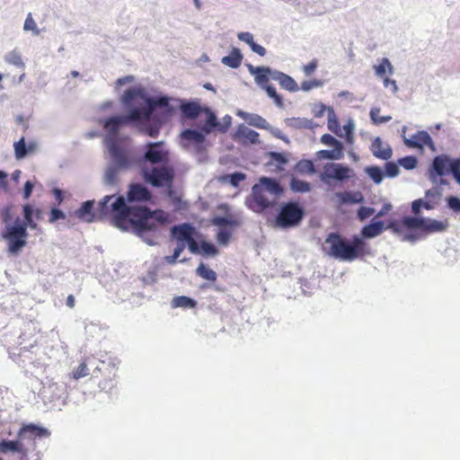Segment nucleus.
<instances>
[{
    "mask_svg": "<svg viewBox=\"0 0 460 460\" xmlns=\"http://www.w3.org/2000/svg\"><path fill=\"white\" fill-rule=\"evenodd\" d=\"M116 93H119V102L127 109V115H114L99 120L102 126L104 143L109 155L115 165L106 168L103 182L111 186L118 181L119 168L129 164L127 141L128 136L125 128L132 124L150 137L158 133L156 127H152L156 108H163L170 112L177 106V101L168 96L156 94L152 89L138 81L134 75L119 77L114 84Z\"/></svg>",
    "mask_w": 460,
    "mask_h": 460,
    "instance_id": "obj_1",
    "label": "nucleus"
},
{
    "mask_svg": "<svg viewBox=\"0 0 460 460\" xmlns=\"http://www.w3.org/2000/svg\"><path fill=\"white\" fill-rule=\"evenodd\" d=\"M103 214L113 217L114 225L123 231H133L140 234L155 227L156 224L167 222L168 216L162 210L151 212L128 205L123 196L107 195L99 202Z\"/></svg>",
    "mask_w": 460,
    "mask_h": 460,
    "instance_id": "obj_2",
    "label": "nucleus"
},
{
    "mask_svg": "<svg viewBox=\"0 0 460 460\" xmlns=\"http://www.w3.org/2000/svg\"><path fill=\"white\" fill-rule=\"evenodd\" d=\"M11 210V206L5 207L2 210L4 226L0 236L5 242L8 253L17 256L27 245L29 237L27 228L29 226L23 224L19 217L13 219Z\"/></svg>",
    "mask_w": 460,
    "mask_h": 460,
    "instance_id": "obj_3",
    "label": "nucleus"
},
{
    "mask_svg": "<svg viewBox=\"0 0 460 460\" xmlns=\"http://www.w3.org/2000/svg\"><path fill=\"white\" fill-rule=\"evenodd\" d=\"M283 190L275 179L261 177L252 189V193L245 200L246 206L253 212L261 213L272 207Z\"/></svg>",
    "mask_w": 460,
    "mask_h": 460,
    "instance_id": "obj_4",
    "label": "nucleus"
},
{
    "mask_svg": "<svg viewBox=\"0 0 460 460\" xmlns=\"http://www.w3.org/2000/svg\"><path fill=\"white\" fill-rule=\"evenodd\" d=\"M447 221H439L432 218H423V217H405L402 222L397 220H393L389 222L388 228L401 235L403 240L413 242L418 239V237L411 234L409 232L417 230L425 234H433L443 232L447 228Z\"/></svg>",
    "mask_w": 460,
    "mask_h": 460,
    "instance_id": "obj_5",
    "label": "nucleus"
},
{
    "mask_svg": "<svg viewBox=\"0 0 460 460\" xmlns=\"http://www.w3.org/2000/svg\"><path fill=\"white\" fill-rule=\"evenodd\" d=\"M364 242L360 237H354L351 244L345 243L341 236L332 234L323 244V252L336 259L351 261L357 259L363 251Z\"/></svg>",
    "mask_w": 460,
    "mask_h": 460,
    "instance_id": "obj_6",
    "label": "nucleus"
},
{
    "mask_svg": "<svg viewBox=\"0 0 460 460\" xmlns=\"http://www.w3.org/2000/svg\"><path fill=\"white\" fill-rule=\"evenodd\" d=\"M172 232L175 239L187 242L192 253L207 256H216L218 253L213 243L202 240L199 233L188 224L175 226Z\"/></svg>",
    "mask_w": 460,
    "mask_h": 460,
    "instance_id": "obj_7",
    "label": "nucleus"
},
{
    "mask_svg": "<svg viewBox=\"0 0 460 460\" xmlns=\"http://www.w3.org/2000/svg\"><path fill=\"white\" fill-rule=\"evenodd\" d=\"M217 227V242L219 245L226 246L229 243L234 229L237 225L236 218L230 212L228 206L221 205L212 219Z\"/></svg>",
    "mask_w": 460,
    "mask_h": 460,
    "instance_id": "obj_8",
    "label": "nucleus"
},
{
    "mask_svg": "<svg viewBox=\"0 0 460 460\" xmlns=\"http://www.w3.org/2000/svg\"><path fill=\"white\" fill-rule=\"evenodd\" d=\"M181 108L185 117L196 119L197 125L200 127L205 133H211L217 126V117L210 110L202 108L198 103L182 104Z\"/></svg>",
    "mask_w": 460,
    "mask_h": 460,
    "instance_id": "obj_9",
    "label": "nucleus"
},
{
    "mask_svg": "<svg viewBox=\"0 0 460 460\" xmlns=\"http://www.w3.org/2000/svg\"><path fill=\"white\" fill-rule=\"evenodd\" d=\"M249 73L254 77L255 83L264 89L271 99H273L277 106H282V100L277 94L274 87L268 85L270 78H272V74L275 70H271L266 66H254L252 65H247Z\"/></svg>",
    "mask_w": 460,
    "mask_h": 460,
    "instance_id": "obj_10",
    "label": "nucleus"
},
{
    "mask_svg": "<svg viewBox=\"0 0 460 460\" xmlns=\"http://www.w3.org/2000/svg\"><path fill=\"white\" fill-rule=\"evenodd\" d=\"M456 158L441 154L435 156L429 169V178L433 183H443V177L452 173Z\"/></svg>",
    "mask_w": 460,
    "mask_h": 460,
    "instance_id": "obj_11",
    "label": "nucleus"
},
{
    "mask_svg": "<svg viewBox=\"0 0 460 460\" xmlns=\"http://www.w3.org/2000/svg\"><path fill=\"white\" fill-rule=\"evenodd\" d=\"M142 174L146 182L155 187L170 188L174 178L173 170L167 166L149 169L144 164Z\"/></svg>",
    "mask_w": 460,
    "mask_h": 460,
    "instance_id": "obj_12",
    "label": "nucleus"
},
{
    "mask_svg": "<svg viewBox=\"0 0 460 460\" xmlns=\"http://www.w3.org/2000/svg\"><path fill=\"white\" fill-rule=\"evenodd\" d=\"M320 141L326 146H333V149L320 150L316 153L318 159L341 160L344 156L343 144L330 134H323Z\"/></svg>",
    "mask_w": 460,
    "mask_h": 460,
    "instance_id": "obj_13",
    "label": "nucleus"
},
{
    "mask_svg": "<svg viewBox=\"0 0 460 460\" xmlns=\"http://www.w3.org/2000/svg\"><path fill=\"white\" fill-rule=\"evenodd\" d=\"M406 130L407 127H403L402 128V137L403 138L404 144L408 147L416 148L422 151L425 146H428L432 152L437 151L436 145L427 131L420 130L410 137H407Z\"/></svg>",
    "mask_w": 460,
    "mask_h": 460,
    "instance_id": "obj_14",
    "label": "nucleus"
},
{
    "mask_svg": "<svg viewBox=\"0 0 460 460\" xmlns=\"http://www.w3.org/2000/svg\"><path fill=\"white\" fill-rule=\"evenodd\" d=\"M303 211L296 204L285 205L276 219V226L287 228L296 226L302 218Z\"/></svg>",
    "mask_w": 460,
    "mask_h": 460,
    "instance_id": "obj_15",
    "label": "nucleus"
},
{
    "mask_svg": "<svg viewBox=\"0 0 460 460\" xmlns=\"http://www.w3.org/2000/svg\"><path fill=\"white\" fill-rule=\"evenodd\" d=\"M353 176V171L341 164L330 163L324 165L321 178L323 181L327 179L343 181Z\"/></svg>",
    "mask_w": 460,
    "mask_h": 460,
    "instance_id": "obj_16",
    "label": "nucleus"
},
{
    "mask_svg": "<svg viewBox=\"0 0 460 460\" xmlns=\"http://www.w3.org/2000/svg\"><path fill=\"white\" fill-rule=\"evenodd\" d=\"M311 113L314 118H322L327 115V128L330 131L337 130V115L332 106H328L321 102H315L310 104Z\"/></svg>",
    "mask_w": 460,
    "mask_h": 460,
    "instance_id": "obj_17",
    "label": "nucleus"
},
{
    "mask_svg": "<svg viewBox=\"0 0 460 460\" xmlns=\"http://www.w3.org/2000/svg\"><path fill=\"white\" fill-rule=\"evenodd\" d=\"M144 155L145 162L150 164L165 163L168 160L169 151L163 142L149 143L146 145Z\"/></svg>",
    "mask_w": 460,
    "mask_h": 460,
    "instance_id": "obj_18",
    "label": "nucleus"
},
{
    "mask_svg": "<svg viewBox=\"0 0 460 460\" xmlns=\"http://www.w3.org/2000/svg\"><path fill=\"white\" fill-rule=\"evenodd\" d=\"M206 135L208 134L203 130L186 129L181 134V143L185 148L199 150L204 144Z\"/></svg>",
    "mask_w": 460,
    "mask_h": 460,
    "instance_id": "obj_19",
    "label": "nucleus"
},
{
    "mask_svg": "<svg viewBox=\"0 0 460 460\" xmlns=\"http://www.w3.org/2000/svg\"><path fill=\"white\" fill-rule=\"evenodd\" d=\"M150 198L151 194L147 189L141 184L136 183L130 185L129 190L127 192L126 201L128 205L146 209L138 204L147 201Z\"/></svg>",
    "mask_w": 460,
    "mask_h": 460,
    "instance_id": "obj_20",
    "label": "nucleus"
},
{
    "mask_svg": "<svg viewBox=\"0 0 460 460\" xmlns=\"http://www.w3.org/2000/svg\"><path fill=\"white\" fill-rule=\"evenodd\" d=\"M22 208L23 216L22 223L31 230L37 229L38 221L42 218V209L30 203L22 205Z\"/></svg>",
    "mask_w": 460,
    "mask_h": 460,
    "instance_id": "obj_21",
    "label": "nucleus"
},
{
    "mask_svg": "<svg viewBox=\"0 0 460 460\" xmlns=\"http://www.w3.org/2000/svg\"><path fill=\"white\" fill-rule=\"evenodd\" d=\"M94 200H87L83 202L77 209L71 212V218L78 219L84 223H93L95 220L96 214L93 208Z\"/></svg>",
    "mask_w": 460,
    "mask_h": 460,
    "instance_id": "obj_22",
    "label": "nucleus"
},
{
    "mask_svg": "<svg viewBox=\"0 0 460 460\" xmlns=\"http://www.w3.org/2000/svg\"><path fill=\"white\" fill-rule=\"evenodd\" d=\"M355 129L356 123L354 119L348 118L342 127H340L339 121L337 120V130L332 132L337 137L344 138L348 144L351 145L355 141Z\"/></svg>",
    "mask_w": 460,
    "mask_h": 460,
    "instance_id": "obj_23",
    "label": "nucleus"
},
{
    "mask_svg": "<svg viewBox=\"0 0 460 460\" xmlns=\"http://www.w3.org/2000/svg\"><path fill=\"white\" fill-rule=\"evenodd\" d=\"M370 150L374 156L382 160H389L393 155L390 145L383 141L379 137L373 138Z\"/></svg>",
    "mask_w": 460,
    "mask_h": 460,
    "instance_id": "obj_24",
    "label": "nucleus"
},
{
    "mask_svg": "<svg viewBox=\"0 0 460 460\" xmlns=\"http://www.w3.org/2000/svg\"><path fill=\"white\" fill-rule=\"evenodd\" d=\"M373 70L376 77L382 79L386 76H392L394 74V66L387 58H382L376 60L373 66Z\"/></svg>",
    "mask_w": 460,
    "mask_h": 460,
    "instance_id": "obj_25",
    "label": "nucleus"
},
{
    "mask_svg": "<svg viewBox=\"0 0 460 460\" xmlns=\"http://www.w3.org/2000/svg\"><path fill=\"white\" fill-rule=\"evenodd\" d=\"M437 195L434 191L428 190L423 199H416L412 202L411 208L415 214H418L421 208L430 210L435 207Z\"/></svg>",
    "mask_w": 460,
    "mask_h": 460,
    "instance_id": "obj_26",
    "label": "nucleus"
},
{
    "mask_svg": "<svg viewBox=\"0 0 460 460\" xmlns=\"http://www.w3.org/2000/svg\"><path fill=\"white\" fill-rule=\"evenodd\" d=\"M237 39L240 41L247 44L250 47L251 50L252 52L256 53L257 55H259L261 57H263L266 55V49L264 47H262L261 45L257 44L254 41V36L252 33H251L249 31L238 32Z\"/></svg>",
    "mask_w": 460,
    "mask_h": 460,
    "instance_id": "obj_27",
    "label": "nucleus"
},
{
    "mask_svg": "<svg viewBox=\"0 0 460 460\" xmlns=\"http://www.w3.org/2000/svg\"><path fill=\"white\" fill-rule=\"evenodd\" d=\"M236 115L244 119L249 125L253 126L259 128H270V124L266 121L265 119L261 117L260 115L248 113L238 110L236 111Z\"/></svg>",
    "mask_w": 460,
    "mask_h": 460,
    "instance_id": "obj_28",
    "label": "nucleus"
},
{
    "mask_svg": "<svg viewBox=\"0 0 460 460\" xmlns=\"http://www.w3.org/2000/svg\"><path fill=\"white\" fill-rule=\"evenodd\" d=\"M272 79L278 81L281 87L288 92H297L299 90L296 82L290 75L282 72L274 71Z\"/></svg>",
    "mask_w": 460,
    "mask_h": 460,
    "instance_id": "obj_29",
    "label": "nucleus"
},
{
    "mask_svg": "<svg viewBox=\"0 0 460 460\" xmlns=\"http://www.w3.org/2000/svg\"><path fill=\"white\" fill-rule=\"evenodd\" d=\"M235 137L243 143L255 144L259 141V134L243 124L239 125Z\"/></svg>",
    "mask_w": 460,
    "mask_h": 460,
    "instance_id": "obj_30",
    "label": "nucleus"
},
{
    "mask_svg": "<svg viewBox=\"0 0 460 460\" xmlns=\"http://www.w3.org/2000/svg\"><path fill=\"white\" fill-rule=\"evenodd\" d=\"M270 161L267 163L269 170L271 172H280L284 170V165L288 163V156L280 153H270Z\"/></svg>",
    "mask_w": 460,
    "mask_h": 460,
    "instance_id": "obj_31",
    "label": "nucleus"
},
{
    "mask_svg": "<svg viewBox=\"0 0 460 460\" xmlns=\"http://www.w3.org/2000/svg\"><path fill=\"white\" fill-rule=\"evenodd\" d=\"M35 148L36 145L34 143L26 145L24 138H21L13 144L14 156L17 160H21L26 155L33 153Z\"/></svg>",
    "mask_w": 460,
    "mask_h": 460,
    "instance_id": "obj_32",
    "label": "nucleus"
},
{
    "mask_svg": "<svg viewBox=\"0 0 460 460\" xmlns=\"http://www.w3.org/2000/svg\"><path fill=\"white\" fill-rule=\"evenodd\" d=\"M388 226L389 224L385 226L381 221L373 222L362 229V235L365 238L376 237L380 235L385 229H389Z\"/></svg>",
    "mask_w": 460,
    "mask_h": 460,
    "instance_id": "obj_33",
    "label": "nucleus"
},
{
    "mask_svg": "<svg viewBox=\"0 0 460 460\" xmlns=\"http://www.w3.org/2000/svg\"><path fill=\"white\" fill-rule=\"evenodd\" d=\"M243 60L241 51L234 48L228 56L222 58L221 62L231 68H237L240 66Z\"/></svg>",
    "mask_w": 460,
    "mask_h": 460,
    "instance_id": "obj_34",
    "label": "nucleus"
},
{
    "mask_svg": "<svg viewBox=\"0 0 460 460\" xmlns=\"http://www.w3.org/2000/svg\"><path fill=\"white\" fill-rule=\"evenodd\" d=\"M30 433V436L32 437H48L49 432L41 427L36 425H27L21 429L19 432V437L22 438L25 436V434Z\"/></svg>",
    "mask_w": 460,
    "mask_h": 460,
    "instance_id": "obj_35",
    "label": "nucleus"
},
{
    "mask_svg": "<svg viewBox=\"0 0 460 460\" xmlns=\"http://www.w3.org/2000/svg\"><path fill=\"white\" fill-rule=\"evenodd\" d=\"M171 305L172 308H193L196 305V302L189 296H180L172 300Z\"/></svg>",
    "mask_w": 460,
    "mask_h": 460,
    "instance_id": "obj_36",
    "label": "nucleus"
},
{
    "mask_svg": "<svg viewBox=\"0 0 460 460\" xmlns=\"http://www.w3.org/2000/svg\"><path fill=\"white\" fill-rule=\"evenodd\" d=\"M287 124L294 128H313L314 126V122L307 118H291Z\"/></svg>",
    "mask_w": 460,
    "mask_h": 460,
    "instance_id": "obj_37",
    "label": "nucleus"
},
{
    "mask_svg": "<svg viewBox=\"0 0 460 460\" xmlns=\"http://www.w3.org/2000/svg\"><path fill=\"white\" fill-rule=\"evenodd\" d=\"M22 29L26 32H31L33 36H39L41 33V30L31 13L26 15Z\"/></svg>",
    "mask_w": 460,
    "mask_h": 460,
    "instance_id": "obj_38",
    "label": "nucleus"
},
{
    "mask_svg": "<svg viewBox=\"0 0 460 460\" xmlns=\"http://www.w3.org/2000/svg\"><path fill=\"white\" fill-rule=\"evenodd\" d=\"M22 449V444L21 441H7L3 440L0 442V452H21Z\"/></svg>",
    "mask_w": 460,
    "mask_h": 460,
    "instance_id": "obj_39",
    "label": "nucleus"
},
{
    "mask_svg": "<svg viewBox=\"0 0 460 460\" xmlns=\"http://www.w3.org/2000/svg\"><path fill=\"white\" fill-rule=\"evenodd\" d=\"M245 179V174L242 172H234L233 174H226L220 178V181L225 184H230L237 187L239 183Z\"/></svg>",
    "mask_w": 460,
    "mask_h": 460,
    "instance_id": "obj_40",
    "label": "nucleus"
},
{
    "mask_svg": "<svg viewBox=\"0 0 460 460\" xmlns=\"http://www.w3.org/2000/svg\"><path fill=\"white\" fill-rule=\"evenodd\" d=\"M365 172L375 183L379 184L382 182L384 179V172L381 168L377 166H369L365 169Z\"/></svg>",
    "mask_w": 460,
    "mask_h": 460,
    "instance_id": "obj_41",
    "label": "nucleus"
},
{
    "mask_svg": "<svg viewBox=\"0 0 460 460\" xmlns=\"http://www.w3.org/2000/svg\"><path fill=\"white\" fill-rule=\"evenodd\" d=\"M337 196L343 203H359L363 199L362 194L359 192H344Z\"/></svg>",
    "mask_w": 460,
    "mask_h": 460,
    "instance_id": "obj_42",
    "label": "nucleus"
},
{
    "mask_svg": "<svg viewBox=\"0 0 460 460\" xmlns=\"http://www.w3.org/2000/svg\"><path fill=\"white\" fill-rule=\"evenodd\" d=\"M4 60L8 64L20 68H23L25 66L22 55L17 51H11L8 54H6Z\"/></svg>",
    "mask_w": 460,
    "mask_h": 460,
    "instance_id": "obj_43",
    "label": "nucleus"
},
{
    "mask_svg": "<svg viewBox=\"0 0 460 460\" xmlns=\"http://www.w3.org/2000/svg\"><path fill=\"white\" fill-rule=\"evenodd\" d=\"M369 115L372 122L376 125L385 123L392 119L391 116H380V109L376 107L371 109Z\"/></svg>",
    "mask_w": 460,
    "mask_h": 460,
    "instance_id": "obj_44",
    "label": "nucleus"
},
{
    "mask_svg": "<svg viewBox=\"0 0 460 460\" xmlns=\"http://www.w3.org/2000/svg\"><path fill=\"white\" fill-rule=\"evenodd\" d=\"M197 273L198 275H199L201 278L205 279H208V280H211V281H214L217 279V274L214 270H212L211 269L208 268L206 265L204 264H200L198 269H197Z\"/></svg>",
    "mask_w": 460,
    "mask_h": 460,
    "instance_id": "obj_45",
    "label": "nucleus"
},
{
    "mask_svg": "<svg viewBox=\"0 0 460 460\" xmlns=\"http://www.w3.org/2000/svg\"><path fill=\"white\" fill-rule=\"evenodd\" d=\"M290 187L292 190L296 192H307L310 190V185L308 182L296 178H292Z\"/></svg>",
    "mask_w": 460,
    "mask_h": 460,
    "instance_id": "obj_46",
    "label": "nucleus"
},
{
    "mask_svg": "<svg viewBox=\"0 0 460 460\" xmlns=\"http://www.w3.org/2000/svg\"><path fill=\"white\" fill-rule=\"evenodd\" d=\"M447 207L454 214H460V198L456 196H448L445 199Z\"/></svg>",
    "mask_w": 460,
    "mask_h": 460,
    "instance_id": "obj_47",
    "label": "nucleus"
},
{
    "mask_svg": "<svg viewBox=\"0 0 460 460\" xmlns=\"http://www.w3.org/2000/svg\"><path fill=\"white\" fill-rule=\"evenodd\" d=\"M176 240L178 241V244L177 247L174 249L173 254L172 256H167L165 258L168 263H174L176 260L180 257L182 251L184 250L186 244L188 245L187 242H182L178 239Z\"/></svg>",
    "mask_w": 460,
    "mask_h": 460,
    "instance_id": "obj_48",
    "label": "nucleus"
},
{
    "mask_svg": "<svg viewBox=\"0 0 460 460\" xmlns=\"http://www.w3.org/2000/svg\"><path fill=\"white\" fill-rule=\"evenodd\" d=\"M418 161L414 156H405L398 160V164L406 170H412L417 166Z\"/></svg>",
    "mask_w": 460,
    "mask_h": 460,
    "instance_id": "obj_49",
    "label": "nucleus"
},
{
    "mask_svg": "<svg viewBox=\"0 0 460 460\" xmlns=\"http://www.w3.org/2000/svg\"><path fill=\"white\" fill-rule=\"evenodd\" d=\"M296 169L302 173L313 174L314 172V167L311 161L304 160L300 161L296 164Z\"/></svg>",
    "mask_w": 460,
    "mask_h": 460,
    "instance_id": "obj_50",
    "label": "nucleus"
},
{
    "mask_svg": "<svg viewBox=\"0 0 460 460\" xmlns=\"http://www.w3.org/2000/svg\"><path fill=\"white\" fill-rule=\"evenodd\" d=\"M323 83L321 80L313 79V80H307L304 81L301 84V89L305 92H308L312 89L318 88L323 86Z\"/></svg>",
    "mask_w": 460,
    "mask_h": 460,
    "instance_id": "obj_51",
    "label": "nucleus"
},
{
    "mask_svg": "<svg viewBox=\"0 0 460 460\" xmlns=\"http://www.w3.org/2000/svg\"><path fill=\"white\" fill-rule=\"evenodd\" d=\"M89 370L85 363H81L77 368H75L73 373L72 376L74 379H80L82 377H84L88 376Z\"/></svg>",
    "mask_w": 460,
    "mask_h": 460,
    "instance_id": "obj_52",
    "label": "nucleus"
},
{
    "mask_svg": "<svg viewBox=\"0 0 460 460\" xmlns=\"http://www.w3.org/2000/svg\"><path fill=\"white\" fill-rule=\"evenodd\" d=\"M66 217V216L62 210H60L57 208H51L50 213H49V222L50 224H53L56 221L59 220V219H65Z\"/></svg>",
    "mask_w": 460,
    "mask_h": 460,
    "instance_id": "obj_53",
    "label": "nucleus"
},
{
    "mask_svg": "<svg viewBox=\"0 0 460 460\" xmlns=\"http://www.w3.org/2000/svg\"><path fill=\"white\" fill-rule=\"evenodd\" d=\"M385 175L391 178H394L399 174V167L398 164L394 163H387L385 164Z\"/></svg>",
    "mask_w": 460,
    "mask_h": 460,
    "instance_id": "obj_54",
    "label": "nucleus"
},
{
    "mask_svg": "<svg viewBox=\"0 0 460 460\" xmlns=\"http://www.w3.org/2000/svg\"><path fill=\"white\" fill-rule=\"evenodd\" d=\"M391 76H386L382 78L383 84L385 88L390 89L393 93H396L398 92V85L395 80L390 78Z\"/></svg>",
    "mask_w": 460,
    "mask_h": 460,
    "instance_id": "obj_55",
    "label": "nucleus"
},
{
    "mask_svg": "<svg viewBox=\"0 0 460 460\" xmlns=\"http://www.w3.org/2000/svg\"><path fill=\"white\" fill-rule=\"evenodd\" d=\"M35 181L31 180H29L24 183L22 190V196L24 199H29L33 190V188L35 187Z\"/></svg>",
    "mask_w": 460,
    "mask_h": 460,
    "instance_id": "obj_56",
    "label": "nucleus"
},
{
    "mask_svg": "<svg viewBox=\"0 0 460 460\" xmlns=\"http://www.w3.org/2000/svg\"><path fill=\"white\" fill-rule=\"evenodd\" d=\"M231 123H232L231 117L229 115H226L222 119V122L217 121V126L214 128V129L217 128L219 131H226L230 127Z\"/></svg>",
    "mask_w": 460,
    "mask_h": 460,
    "instance_id": "obj_57",
    "label": "nucleus"
},
{
    "mask_svg": "<svg viewBox=\"0 0 460 460\" xmlns=\"http://www.w3.org/2000/svg\"><path fill=\"white\" fill-rule=\"evenodd\" d=\"M375 210L372 208L361 207L358 210V217L360 220H365L374 214Z\"/></svg>",
    "mask_w": 460,
    "mask_h": 460,
    "instance_id": "obj_58",
    "label": "nucleus"
},
{
    "mask_svg": "<svg viewBox=\"0 0 460 460\" xmlns=\"http://www.w3.org/2000/svg\"><path fill=\"white\" fill-rule=\"evenodd\" d=\"M452 175L456 182L460 186V158H456Z\"/></svg>",
    "mask_w": 460,
    "mask_h": 460,
    "instance_id": "obj_59",
    "label": "nucleus"
},
{
    "mask_svg": "<svg viewBox=\"0 0 460 460\" xmlns=\"http://www.w3.org/2000/svg\"><path fill=\"white\" fill-rule=\"evenodd\" d=\"M317 61L315 59L309 62L307 65L304 66L303 71L306 75H312L317 68Z\"/></svg>",
    "mask_w": 460,
    "mask_h": 460,
    "instance_id": "obj_60",
    "label": "nucleus"
},
{
    "mask_svg": "<svg viewBox=\"0 0 460 460\" xmlns=\"http://www.w3.org/2000/svg\"><path fill=\"white\" fill-rule=\"evenodd\" d=\"M7 177H8L7 172L0 170V189L4 191H8V190H9Z\"/></svg>",
    "mask_w": 460,
    "mask_h": 460,
    "instance_id": "obj_61",
    "label": "nucleus"
},
{
    "mask_svg": "<svg viewBox=\"0 0 460 460\" xmlns=\"http://www.w3.org/2000/svg\"><path fill=\"white\" fill-rule=\"evenodd\" d=\"M115 103L112 101H105L98 106V111H112L114 109Z\"/></svg>",
    "mask_w": 460,
    "mask_h": 460,
    "instance_id": "obj_62",
    "label": "nucleus"
},
{
    "mask_svg": "<svg viewBox=\"0 0 460 460\" xmlns=\"http://www.w3.org/2000/svg\"><path fill=\"white\" fill-rule=\"evenodd\" d=\"M393 208V205L390 202H385L383 208L376 214V217H381L385 216L389 211Z\"/></svg>",
    "mask_w": 460,
    "mask_h": 460,
    "instance_id": "obj_63",
    "label": "nucleus"
},
{
    "mask_svg": "<svg viewBox=\"0 0 460 460\" xmlns=\"http://www.w3.org/2000/svg\"><path fill=\"white\" fill-rule=\"evenodd\" d=\"M53 193H54L55 198L58 200V204H60L63 201L62 191L60 190H58V189H55L53 190Z\"/></svg>",
    "mask_w": 460,
    "mask_h": 460,
    "instance_id": "obj_64",
    "label": "nucleus"
}]
</instances>
